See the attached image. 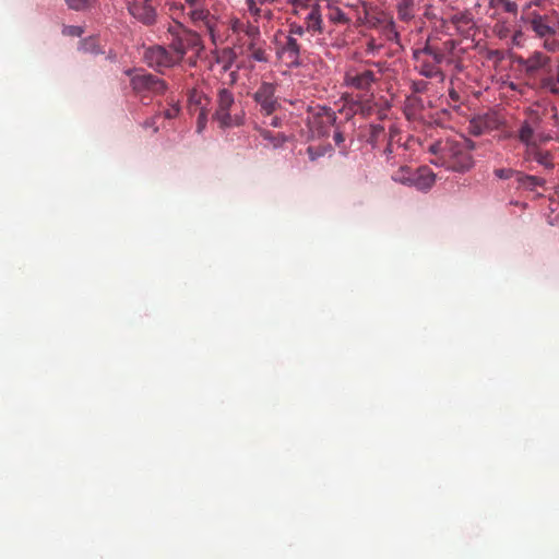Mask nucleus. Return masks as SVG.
Listing matches in <instances>:
<instances>
[{
    "label": "nucleus",
    "mask_w": 559,
    "mask_h": 559,
    "mask_svg": "<svg viewBox=\"0 0 559 559\" xmlns=\"http://www.w3.org/2000/svg\"><path fill=\"white\" fill-rule=\"evenodd\" d=\"M234 106V93L226 87L219 88L216 98V110L213 118L219 123L222 128H229L240 124L239 118L231 115Z\"/></svg>",
    "instance_id": "obj_9"
},
{
    "label": "nucleus",
    "mask_w": 559,
    "mask_h": 559,
    "mask_svg": "<svg viewBox=\"0 0 559 559\" xmlns=\"http://www.w3.org/2000/svg\"><path fill=\"white\" fill-rule=\"evenodd\" d=\"M412 176L411 186L418 190L430 189L436 180L435 174L428 167L417 168Z\"/></svg>",
    "instance_id": "obj_19"
},
{
    "label": "nucleus",
    "mask_w": 559,
    "mask_h": 559,
    "mask_svg": "<svg viewBox=\"0 0 559 559\" xmlns=\"http://www.w3.org/2000/svg\"><path fill=\"white\" fill-rule=\"evenodd\" d=\"M94 0H66L68 7L75 11H84L93 5Z\"/></svg>",
    "instance_id": "obj_32"
},
{
    "label": "nucleus",
    "mask_w": 559,
    "mask_h": 559,
    "mask_svg": "<svg viewBox=\"0 0 559 559\" xmlns=\"http://www.w3.org/2000/svg\"><path fill=\"white\" fill-rule=\"evenodd\" d=\"M385 154L390 155L392 153L391 144H389L384 151Z\"/></svg>",
    "instance_id": "obj_47"
},
{
    "label": "nucleus",
    "mask_w": 559,
    "mask_h": 559,
    "mask_svg": "<svg viewBox=\"0 0 559 559\" xmlns=\"http://www.w3.org/2000/svg\"><path fill=\"white\" fill-rule=\"evenodd\" d=\"M206 3V0H177L170 7L173 14L179 12L181 15L186 14L187 11L197 9Z\"/></svg>",
    "instance_id": "obj_23"
},
{
    "label": "nucleus",
    "mask_w": 559,
    "mask_h": 559,
    "mask_svg": "<svg viewBox=\"0 0 559 559\" xmlns=\"http://www.w3.org/2000/svg\"><path fill=\"white\" fill-rule=\"evenodd\" d=\"M280 56L288 66L300 64V45L293 36H287L285 44L278 50Z\"/></svg>",
    "instance_id": "obj_18"
},
{
    "label": "nucleus",
    "mask_w": 559,
    "mask_h": 559,
    "mask_svg": "<svg viewBox=\"0 0 559 559\" xmlns=\"http://www.w3.org/2000/svg\"><path fill=\"white\" fill-rule=\"evenodd\" d=\"M71 34L72 35H80V28L79 27H72Z\"/></svg>",
    "instance_id": "obj_45"
},
{
    "label": "nucleus",
    "mask_w": 559,
    "mask_h": 559,
    "mask_svg": "<svg viewBox=\"0 0 559 559\" xmlns=\"http://www.w3.org/2000/svg\"><path fill=\"white\" fill-rule=\"evenodd\" d=\"M488 5L496 11L501 10L502 12L513 15H515L519 10L518 3L512 0H488Z\"/></svg>",
    "instance_id": "obj_27"
},
{
    "label": "nucleus",
    "mask_w": 559,
    "mask_h": 559,
    "mask_svg": "<svg viewBox=\"0 0 559 559\" xmlns=\"http://www.w3.org/2000/svg\"><path fill=\"white\" fill-rule=\"evenodd\" d=\"M451 23L464 36H469L471 32L475 28L473 16L467 12H461L451 16Z\"/></svg>",
    "instance_id": "obj_20"
},
{
    "label": "nucleus",
    "mask_w": 559,
    "mask_h": 559,
    "mask_svg": "<svg viewBox=\"0 0 559 559\" xmlns=\"http://www.w3.org/2000/svg\"><path fill=\"white\" fill-rule=\"evenodd\" d=\"M337 116L331 108L322 107L314 117L322 127L336 126Z\"/></svg>",
    "instance_id": "obj_25"
},
{
    "label": "nucleus",
    "mask_w": 559,
    "mask_h": 559,
    "mask_svg": "<svg viewBox=\"0 0 559 559\" xmlns=\"http://www.w3.org/2000/svg\"><path fill=\"white\" fill-rule=\"evenodd\" d=\"M380 76V71H373L366 66H352L345 71L344 82L348 87L368 92Z\"/></svg>",
    "instance_id": "obj_8"
},
{
    "label": "nucleus",
    "mask_w": 559,
    "mask_h": 559,
    "mask_svg": "<svg viewBox=\"0 0 559 559\" xmlns=\"http://www.w3.org/2000/svg\"><path fill=\"white\" fill-rule=\"evenodd\" d=\"M555 24H554V29H555V37H557V35L559 36V13L556 11V14H555Z\"/></svg>",
    "instance_id": "obj_42"
},
{
    "label": "nucleus",
    "mask_w": 559,
    "mask_h": 559,
    "mask_svg": "<svg viewBox=\"0 0 559 559\" xmlns=\"http://www.w3.org/2000/svg\"><path fill=\"white\" fill-rule=\"evenodd\" d=\"M544 0H531L530 2L526 3L525 8H524V11H527L530 12L528 10L532 8V7H539L542 4Z\"/></svg>",
    "instance_id": "obj_41"
},
{
    "label": "nucleus",
    "mask_w": 559,
    "mask_h": 559,
    "mask_svg": "<svg viewBox=\"0 0 559 559\" xmlns=\"http://www.w3.org/2000/svg\"><path fill=\"white\" fill-rule=\"evenodd\" d=\"M476 134H481L483 133V130L481 129H478L477 131H475Z\"/></svg>",
    "instance_id": "obj_48"
},
{
    "label": "nucleus",
    "mask_w": 559,
    "mask_h": 559,
    "mask_svg": "<svg viewBox=\"0 0 559 559\" xmlns=\"http://www.w3.org/2000/svg\"><path fill=\"white\" fill-rule=\"evenodd\" d=\"M516 181L519 187L528 190H534L536 187H543L545 185V180L543 178L533 175H526L521 171L516 174Z\"/></svg>",
    "instance_id": "obj_24"
},
{
    "label": "nucleus",
    "mask_w": 559,
    "mask_h": 559,
    "mask_svg": "<svg viewBox=\"0 0 559 559\" xmlns=\"http://www.w3.org/2000/svg\"><path fill=\"white\" fill-rule=\"evenodd\" d=\"M248 12L253 17L254 22L273 20L274 13L271 5L278 2V0H245Z\"/></svg>",
    "instance_id": "obj_16"
},
{
    "label": "nucleus",
    "mask_w": 559,
    "mask_h": 559,
    "mask_svg": "<svg viewBox=\"0 0 559 559\" xmlns=\"http://www.w3.org/2000/svg\"><path fill=\"white\" fill-rule=\"evenodd\" d=\"M525 148L523 152V159L525 162H536L539 165L544 166L546 169H552L554 156L550 151L543 150L540 147V142L537 139H530L527 142H521Z\"/></svg>",
    "instance_id": "obj_15"
},
{
    "label": "nucleus",
    "mask_w": 559,
    "mask_h": 559,
    "mask_svg": "<svg viewBox=\"0 0 559 559\" xmlns=\"http://www.w3.org/2000/svg\"><path fill=\"white\" fill-rule=\"evenodd\" d=\"M131 86L143 98L162 95L167 90V84L164 80L147 72L135 73L131 78Z\"/></svg>",
    "instance_id": "obj_10"
},
{
    "label": "nucleus",
    "mask_w": 559,
    "mask_h": 559,
    "mask_svg": "<svg viewBox=\"0 0 559 559\" xmlns=\"http://www.w3.org/2000/svg\"><path fill=\"white\" fill-rule=\"evenodd\" d=\"M449 95H450L451 99H453V100H459V94H457V92H455L454 90H451V91L449 92Z\"/></svg>",
    "instance_id": "obj_44"
},
{
    "label": "nucleus",
    "mask_w": 559,
    "mask_h": 559,
    "mask_svg": "<svg viewBox=\"0 0 559 559\" xmlns=\"http://www.w3.org/2000/svg\"><path fill=\"white\" fill-rule=\"evenodd\" d=\"M414 170L408 166H402L394 171L391 178L399 183L411 186Z\"/></svg>",
    "instance_id": "obj_29"
},
{
    "label": "nucleus",
    "mask_w": 559,
    "mask_h": 559,
    "mask_svg": "<svg viewBox=\"0 0 559 559\" xmlns=\"http://www.w3.org/2000/svg\"><path fill=\"white\" fill-rule=\"evenodd\" d=\"M246 23H243L242 21H240L239 19H235L231 21L230 23V28L233 31V33L237 34L238 37H237V43H241L242 41V36H241V32H242V28H243V25Z\"/></svg>",
    "instance_id": "obj_35"
},
{
    "label": "nucleus",
    "mask_w": 559,
    "mask_h": 559,
    "mask_svg": "<svg viewBox=\"0 0 559 559\" xmlns=\"http://www.w3.org/2000/svg\"><path fill=\"white\" fill-rule=\"evenodd\" d=\"M555 14L556 10L550 13L540 14L532 11L521 16V21L526 25L527 29L534 34V37L542 41V48L550 53L559 52V39L555 37Z\"/></svg>",
    "instance_id": "obj_4"
},
{
    "label": "nucleus",
    "mask_w": 559,
    "mask_h": 559,
    "mask_svg": "<svg viewBox=\"0 0 559 559\" xmlns=\"http://www.w3.org/2000/svg\"><path fill=\"white\" fill-rule=\"evenodd\" d=\"M305 33H307L306 31V26L304 24H298V23H292L289 25V35L288 36H302Z\"/></svg>",
    "instance_id": "obj_36"
},
{
    "label": "nucleus",
    "mask_w": 559,
    "mask_h": 559,
    "mask_svg": "<svg viewBox=\"0 0 559 559\" xmlns=\"http://www.w3.org/2000/svg\"><path fill=\"white\" fill-rule=\"evenodd\" d=\"M558 129V108L551 100L543 98L524 110V119L519 124L515 138L519 142L537 139L546 143L554 139Z\"/></svg>",
    "instance_id": "obj_1"
},
{
    "label": "nucleus",
    "mask_w": 559,
    "mask_h": 559,
    "mask_svg": "<svg viewBox=\"0 0 559 559\" xmlns=\"http://www.w3.org/2000/svg\"><path fill=\"white\" fill-rule=\"evenodd\" d=\"M548 53L544 49L534 50L527 58H520L518 62L530 76L540 71L546 72L539 80L540 88L559 96V58L556 61L555 69L551 70L552 59Z\"/></svg>",
    "instance_id": "obj_3"
},
{
    "label": "nucleus",
    "mask_w": 559,
    "mask_h": 559,
    "mask_svg": "<svg viewBox=\"0 0 559 559\" xmlns=\"http://www.w3.org/2000/svg\"><path fill=\"white\" fill-rule=\"evenodd\" d=\"M241 36H242V43L243 41H249V40H257L259 39L261 36H260V28L259 26L248 22L243 25V28H242V32H241Z\"/></svg>",
    "instance_id": "obj_30"
},
{
    "label": "nucleus",
    "mask_w": 559,
    "mask_h": 559,
    "mask_svg": "<svg viewBox=\"0 0 559 559\" xmlns=\"http://www.w3.org/2000/svg\"><path fill=\"white\" fill-rule=\"evenodd\" d=\"M519 173L520 171L514 170L512 168H497L493 170L495 176L501 180H508L512 177L516 178V174Z\"/></svg>",
    "instance_id": "obj_33"
},
{
    "label": "nucleus",
    "mask_w": 559,
    "mask_h": 559,
    "mask_svg": "<svg viewBox=\"0 0 559 559\" xmlns=\"http://www.w3.org/2000/svg\"><path fill=\"white\" fill-rule=\"evenodd\" d=\"M144 60L148 67L163 72L165 69L171 68L179 63L170 49L165 46L155 45L145 49Z\"/></svg>",
    "instance_id": "obj_12"
},
{
    "label": "nucleus",
    "mask_w": 559,
    "mask_h": 559,
    "mask_svg": "<svg viewBox=\"0 0 559 559\" xmlns=\"http://www.w3.org/2000/svg\"><path fill=\"white\" fill-rule=\"evenodd\" d=\"M523 41H524V33L522 31H515L512 35V43L513 45L515 46H523Z\"/></svg>",
    "instance_id": "obj_38"
},
{
    "label": "nucleus",
    "mask_w": 559,
    "mask_h": 559,
    "mask_svg": "<svg viewBox=\"0 0 559 559\" xmlns=\"http://www.w3.org/2000/svg\"><path fill=\"white\" fill-rule=\"evenodd\" d=\"M265 41L261 40V37L257 40L241 41L235 44L234 49H225L224 53H228L230 61L237 57V50L239 55L247 56L248 58L257 62H269L270 55L265 49Z\"/></svg>",
    "instance_id": "obj_11"
},
{
    "label": "nucleus",
    "mask_w": 559,
    "mask_h": 559,
    "mask_svg": "<svg viewBox=\"0 0 559 559\" xmlns=\"http://www.w3.org/2000/svg\"><path fill=\"white\" fill-rule=\"evenodd\" d=\"M414 58L418 63L419 73L428 79L439 78L443 80L444 74L441 64L447 63L440 49L437 48L433 38H428L424 48L414 51Z\"/></svg>",
    "instance_id": "obj_6"
},
{
    "label": "nucleus",
    "mask_w": 559,
    "mask_h": 559,
    "mask_svg": "<svg viewBox=\"0 0 559 559\" xmlns=\"http://www.w3.org/2000/svg\"><path fill=\"white\" fill-rule=\"evenodd\" d=\"M128 12L140 23L151 26L157 21L156 4L153 0H133L128 3Z\"/></svg>",
    "instance_id": "obj_14"
},
{
    "label": "nucleus",
    "mask_w": 559,
    "mask_h": 559,
    "mask_svg": "<svg viewBox=\"0 0 559 559\" xmlns=\"http://www.w3.org/2000/svg\"><path fill=\"white\" fill-rule=\"evenodd\" d=\"M198 114V119H197V131L200 133L203 131V129L205 128L206 126V121H207V109L202 107V109L200 111L197 112Z\"/></svg>",
    "instance_id": "obj_34"
},
{
    "label": "nucleus",
    "mask_w": 559,
    "mask_h": 559,
    "mask_svg": "<svg viewBox=\"0 0 559 559\" xmlns=\"http://www.w3.org/2000/svg\"><path fill=\"white\" fill-rule=\"evenodd\" d=\"M159 119V116H154L148 119H146L143 123V127L145 129H152L153 133H156L158 131L157 120Z\"/></svg>",
    "instance_id": "obj_37"
},
{
    "label": "nucleus",
    "mask_w": 559,
    "mask_h": 559,
    "mask_svg": "<svg viewBox=\"0 0 559 559\" xmlns=\"http://www.w3.org/2000/svg\"><path fill=\"white\" fill-rule=\"evenodd\" d=\"M435 44L438 49H440V53L443 55L447 63L453 62L454 51L456 49L457 43L454 39H447L442 43L435 39Z\"/></svg>",
    "instance_id": "obj_26"
},
{
    "label": "nucleus",
    "mask_w": 559,
    "mask_h": 559,
    "mask_svg": "<svg viewBox=\"0 0 559 559\" xmlns=\"http://www.w3.org/2000/svg\"><path fill=\"white\" fill-rule=\"evenodd\" d=\"M399 19L409 21L414 17V0H400L397 3Z\"/></svg>",
    "instance_id": "obj_28"
},
{
    "label": "nucleus",
    "mask_w": 559,
    "mask_h": 559,
    "mask_svg": "<svg viewBox=\"0 0 559 559\" xmlns=\"http://www.w3.org/2000/svg\"><path fill=\"white\" fill-rule=\"evenodd\" d=\"M333 140L336 143V145H341L345 141V136H344L343 132L338 129V127H336V130L333 135Z\"/></svg>",
    "instance_id": "obj_40"
},
{
    "label": "nucleus",
    "mask_w": 559,
    "mask_h": 559,
    "mask_svg": "<svg viewBox=\"0 0 559 559\" xmlns=\"http://www.w3.org/2000/svg\"><path fill=\"white\" fill-rule=\"evenodd\" d=\"M326 17L331 23L336 25H349L352 22V19L335 4L328 5Z\"/></svg>",
    "instance_id": "obj_22"
},
{
    "label": "nucleus",
    "mask_w": 559,
    "mask_h": 559,
    "mask_svg": "<svg viewBox=\"0 0 559 559\" xmlns=\"http://www.w3.org/2000/svg\"><path fill=\"white\" fill-rule=\"evenodd\" d=\"M166 41L179 62L188 51H193L195 55H199L204 49L201 36L197 32L188 29L179 22L169 24L166 33Z\"/></svg>",
    "instance_id": "obj_5"
},
{
    "label": "nucleus",
    "mask_w": 559,
    "mask_h": 559,
    "mask_svg": "<svg viewBox=\"0 0 559 559\" xmlns=\"http://www.w3.org/2000/svg\"><path fill=\"white\" fill-rule=\"evenodd\" d=\"M472 142L465 138L444 139L432 143L429 152L436 156L431 162L455 171H464L472 166Z\"/></svg>",
    "instance_id": "obj_2"
},
{
    "label": "nucleus",
    "mask_w": 559,
    "mask_h": 559,
    "mask_svg": "<svg viewBox=\"0 0 559 559\" xmlns=\"http://www.w3.org/2000/svg\"><path fill=\"white\" fill-rule=\"evenodd\" d=\"M179 106L178 105H174L171 106V108L167 109L164 115H165V118L167 119H173L175 118L178 114H179Z\"/></svg>",
    "instance_id": "obj_39"
},
{
    "label": "nucleus",
    "mask_w": 559,
    "mask_h": 559,
    "mask_svg": "<svg viewBox=\"0 0 559 559\" xmlns=\"http://www.w3.org/2000/svg\"><path fill=\"white\" fill-rule=\"evenodd\" d=\"M304 11L302 24L306 26L307 33L314 35H320L323 33V21L320 13V9L318 5L305 7L301 8Z\"/></svg>",
    "instance_id": "obj_17"
},
{
    "label": "nucleus",
    "mask_w": 559,
    "mask_h": 559,
    "mask_svg": "<svg viewBox=\"0 0 559 559\" xmlns=\"http://www.w3.org/2000/svg\"><path fill=\"white\" fill-rule=\"evenodd\" d=\"M183 16L188 17L189 22L197 28L204 29L214 46L223 43L222 37L217 34L218 17L212 14L206 7V3L187 11Z\"/></svg>",
    "instance_id": "obj_7"
},
{
    "label": "nucleus",
    "mask_w": 559,
    "mask_h": 559,
    "mask_svg": "<svg viewBox=\"0 0 559 559\" xmlns=\"http://www.w3.org/2000/svg\"><path fill=\"white\" fill-rule=\"evenodd\" d=\"M209 99L201 91L195 88L190 91L188 95V109L191 114H197L202 107L206 108Z\"/></svg>",
    "instance_id": "obj_21"
},
{
    "label": "nucleus",
    "mask_w": 559,
    "mask_h": 559,
    "mask_svg": "<svg viewBox=\"0 0 559 559\" xmlns=\"http://www.w3.org/2000/svg\"><path fill=\"white\" fill-rule=\"evenodd\" d=\"M280 122H281V120L277 117H271V122H270L271 126L278 127Z\"/></svg>",
    "instance_id": "obj_43"
},
{
    "label": "nucleus",
    "mask_w": 559,
    "mask_h": 559,
    "mask_svg": "<svg viewBox=\"0 0 559 559\" xmlns=\"http://www.w3.org/2000/svg\"><path fill=\"white\" fill-rule=\"evenodd\" d=\"M275 92V84L262 82L253 94V99L260 106V111L264 116H272L280 107Z\"/></svg>",
    "instance_id": "obj_13"
},
{
    "label": "nucleus",
    "mask_w": 559,
    "mask_h": 559,
    "mask_svg": "<svg viewBox=\"0 0 559 559\" xmlns=\"http://www.w3.org/2000/svg\"><path fill=\"white\" fill-rule=\"evenodd\" d=\"M331 150H332V147L330 145H318V146L310 145L307 147V154L309 156V159L311 162H314L318 158L324 156Z\"/></svg>",
    "instance_id": "obj_31"
},
{
    "label": "nucleus",
    "mask_w": 559,
    "mask_h": 559,
    "mask_svg": "<svg viewBox=\"0 0 559 559\" xmlns=\"http://www.w3.org/2000/svg\"><path fill=\"white\" fill-rule=\"evenodd\" d=\"M498 35H499L500 38H502V37H504L507 35V31L500 29L498 32Z\"/></svg>",
    "instance_id": "obj_46"
}]
</instances>
